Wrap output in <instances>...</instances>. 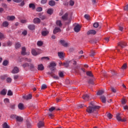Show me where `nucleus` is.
Here are the masks:
<instances>
[{
  "label": "nucleus",
  "instance_id": "obj_30",
  "mask_svg": "<svg viewBox=\"0 0 128 128\" xmlns=\"http://www.w3.org/2000/svg\"><path fill=\"white\" fill-rule=\"evenodd\" d=\"M22 66V68H28V66H30V64H28V63L25 62L23 64Z\"/></svg>",
  "mask_w": 128,
  "mask_h": 128
},
{
  "label": "nucleus",
  "instance_id": "obj_13",
  "mask_svg": "<svg viewBox=\"0 0 128 128\" xmlns=\"http://www.w3.org/2000/svg\"><path fill=\"white\" fill-rule=\"evenodd\" d=\"M60 32V28L58 27H56L54 29L53 32L54 34H58V32Z\"/></svg>",
  "mask_w": 128,
  "mask_h": 128
},
{
  "label": "nucleus",
  "instance_id": "obj_37",
  "mask_svg": "<svg viewBox=\"0 0 128 128\" xmlns=\"http://www.w3.org/2000/svg\"><path fill=\"white\" fill-rule=\"evenodd\" d=\"M2 128H10V126H8V124L6 122H4L2 124Z\"/></svg>",
  "mask_w": 128,
  "mask_h": 128
},
{
  "label": "nucleus",
  "instance_id": "obj_33",
  "mask_svg": "<svg viewBox=\"0 0 128 128\" xmlns=\"http://www.w3.org/2000/svg\"><path fill=\"white\" fill-rule=\"evenodd\" d=\"M86 74L88 76H94L92 73L90 71H88L86 72Z\"/></svg>",
  "mask_w": 128,
  "mask_h": 128
},
{
  "label": "nucleus",
  "instance_id": "obj_9",
  "mask_svg": "<svg viewBox=\"0 0 128 128\" xmlns=\"http://www.w3.org/2000/svg\"><path fill=\"white\" fill-rule=\"evenodd\" d=\"M38 128H41L44 126V122L42 121H40L38 124Z\"/></svg>",
  "mask_w": 128,
  "mask_h": 128
},
{
  "label": "nucleus",
  "instance_id": "obj_28",
  "mask_svg": "<svg viewBox=\"0 0 128 128\" xmlns=\"http://www.w3.org/2000/svg\"><path fill=\"white\" fill-rule=\"evenodd\" d=\"M2 24V26H4V28H6L8 26V22L7 21H5L3 22Z\"/></svg>",
  "mask_w": 128,
  "mask_h": 128
},
{
  "label": "nucleus",
  "instance_id": "obj_29",
  "mask_svg": "<svg viewBox=\"0 0 128 128\" xmlns=\"http://www.w3.org/2000/svg\"><path fill=\"white\" fill-rule=\"evenodd\" d=\"M42 34L43 36H46L47 34H48V31L45 30L42 32Z\"/></svg>",
  "mask_w": 128,
  "mask_h": 128
},
{
  "label": "nucleus",
  "instance_id": "obj_42",
  "mask_svg": "<svg viewBox=\"0 0 128 128\" xmlns=\"http://www.w3.org/2000/svg\"><path fill=\"white\" fill-rule=\"evenodd\" d=\"M24 60L27 62H32V59L28 58H24Z\"/></svg>",
  "mask_w": 128,
  "mask_h": 128
},
{
  "label": "nucleus",
  "instance_id": "obj_38",
  "mask_svg": "<svg viewBox=\"0 0 128 128\" xmlns=\"http://www.w3.org/2000/svg\"><path fill=\"white\" fill-rule=\"evenodd\" d=\"M2 64L4 66H6V65L8 64V61L7 60H4L2 62Z\"/></svg>",
  "mask_w": 128,
  "mask_h": 128
},
{
  "label": "nucleus",
  "instance_id": "obj_64",
  "mask_svg": "<svg viewBox=\"0 0 128 128\" xmlns=\"http://www.w3.org/2000/svg\"><path fill=\"white\" fill-rule=\"evenodd\" d=\"M124 10H128V4L126 5L125 7H124Z\"/></svg>",
  "mask_w": 128,
  "mask_h": 128
},
{
  "label": "nucleus",
  "instance_id": "obj_24",
  "mask_svg": "<svg viewBox=\"0 0 128 128\" xmlns=\"http://www.w3.org/2000/svg\"><path fill=\"white\" fill-rule=\"evenodd\" d=\"M58 56H59L60 58H64V53L62 52H58Z\"/></svg>",
  "mask_w": 128,
  "mask_h": 128
},
{
  "label": "nucleus",
  "instance_id": "obj_17",
  "mask_svg": "<svg viewBox=\"0 0 128 128\" xmlns=\"http://www.w3.org/2000/svg\"><path fill=\"white\" fill-rule=\"evenodd\" d=\"M16 120H17V122H22L24 120V118L22 116H17L16 117Z\"/></svg>",
  "mask_w": 128,
  "mask_h": 128
},
{
  "label": "nucleus",
  "instance_id": "obj_61",
  "mask_svg": "<svg viewBox=\"0 0 128 128\" xmlns=\"http://www.w3.org/2000/svg\"><path fill=\"white\" fill-rule=\"evenodd\" d=\"M22 34L24 36H26V34H28V31H26V30H24L22 32Z\"/></svg>",
  "mask_w": 128,
  "mask_h": 128
},
{
  "label": "nucleus",
  "instance_id": "obj_49",
  "mask_svg": "<svg viewBox=\"0 0 128 128\" xmlns=\"http://www.w3.org/2000/svg\"><path fill=\"white\" fill-rule=\"evenodd\" d=\"M107 116L108 118H109L110 120V118H112V114L110 113H108L107 114Z\"/></svg>",
  "mask_w": 128,
  "mask_h": 128
},
{
  "label": "nucleus",
  "instance_id": "obj_11",
  "mask_svg": "<svg viewBox=\"0 0 128 128\" xmlns=\"http://www.w3.org/2000/svg\"><path fill=\"white\" fill-rule=\"evenodd\" d=\"M34 24H40V19L38 18H36L33 20Z\"/></svg>",
  "mask_w": 128,
  "mask_h": 128
},
{
  "label": "nucleus",
  "instance_id": "obj_16",
  "mask_svg": "<svg viewBox=\"0 0 128 128\" xmlns=\"http://www.w3.org/2000/svg\"><path fill=\"white\" fill-rule=\"evenodd\" d=\"M32 56H38V54H40V52H36V50L34 49L32 50Z\"/></svg>",
  "mask_w": 128,
  "mask_h": 128
},
{
  "label": "nucleus",
  "instance_id": "obj_44",
  "mask_svg": "<svg viewBox=\"0 0 128 128\" xmlns=\"http://www.w3.org/2000/svg\"><path fill=\"white\" fill-rule=\"evenodd\" d=\"M12 79L10 78H6V82L8 84H10V82H12Z\"/></svg>",
  "mask_w": 128,
  "mask_h": 128
},
{
  "label": "nucleus",
  "instance_id": "obj_62",
  "mask_svg": "<svg viewBox=\"0 0 128 128\" xmlns=\"http://www.w3.org/2000/svg\"><path fill=\"white\" fill-rule=\"evenodd\" d=\"M122 102L123 104H126V100L124 98H123L122 100Z\"/></svg>",
  "mask_w": 128,
  "mask_h": 128
},
{
  "label": "nucleus",
  "instance_id": "obj_22",
  "mask_svg": "<svg viewBox=\"0 0 128 128\" xmlns=\"http://www.w3.org/2000/svg\"><path fill=\"white\" fill-rule=\"evenodd\" d=\"M48 4L51 6H56V2L51 0L49 2Z\"/></svg>",
  "mask_w": 128,
  "mask_h": 128
},
{
  "label": "nucleus",
  "instance_id": "obj_12",
  "mask_svg": "<svg viewBox=\"0 0 128 128\" xmlns=\"http://www.w3.org/2000/svg\"><path fill=\"white\" fill-rule=\"evenodd\" d=\"M96 34V32L94 30H90L88 32L87 34L90 35V34Z\"/></svg>",
  "mask_w": 128,
  "mask_h": 128
},
{
  "label": "nucleus",
  "instance_id": "obj_45",
  "mask_svg": "<svg viewBox=\"0 0 128 128\" xmlns=\"http://www.w3.org/2000/svg\"><path fill=\"white\" fill-rule=\"evenodd\" d=\"M111 74H112V76H116V74H118L114 70L112 71Z\"/></svg>",
  "mask_w": 128,
  "mask_h": 128
},
{
  "label": "nucleus",
  "instance_id": "obj_31",
  "mask_svg": "<svg viewBox=\"0 0 128 128\" xmlns=\"http://www.w3.org/2000/svg\"><path fill=\"white\" fill-rule=\"evenodd\" d=\"M29 8H32V10H35L36 9V6L34 4H29Z\"/></svg>",
  "mask_w": 128,
  "mask_h": 128
},
{
  "label": "nucleus",
  "instance_id": "obj_54",
  "mask_svg": "<svg viewBox=\"0 0 128 128\" xmlns=\"http://www.w3.org/2000/svg\"><path fill=\"white\" fill-rule=\"evenodd\" d=\"M48 2V0H41L42 4H44Z\"/></svg>",
  "mask_w": 128,
  "mask_h": 128
},
{
  "label": "nucleus",
  "instance_id": "obj_53",
  "mask_svg": "<svg viewBox=\"0 0 128 128\" xmlns=\"http://www.w3.org/2000/svg\"><path fill=\"white\" fill-rule=\"evenodd\" d=\"M58 74L60 78H64V73L62 72H60Z\"/></svg>",
  "mask_w": 128,
  "mask_h": 128
},
{
  "label": "nucleus",
  "instance_id": "obj_50",
  "mask_svg": "<svg viewBox=\"0 0 128 128\" xmlns=\"http://www.w3.org/2000/svg\"><path fill=\"white\" fill-rule=\"evenodd\" d=\"M74 4V2L72 0H70V6H72Z\"/></svg>",
  "mask_w": 128,
  "mask_h": 128
},
{
  "label": "nucleus",
  "instance_id": "obj_7",
  "mask_svg": "<svg viewBox=\"0 0 128 128\" xmlns=\"http://www.w3.org/2000/svg\"><path fill=\"white\" fill-rule=\"evenodd\" d=\"M83 100H90V95H88V94H84L82 96Z\"/></svg>",
  "mask_w": 128,
  "mask_h": 128
},
{
  "label": "nucleus",
  "instance_id": "obj_27",
  "mask_svg": "<svg viewBox=\"0 0 128 128\" xmlns=\"http://www.w3.org/2000/svg\"><path fill=\"white\" fill-rule=\"evenodd\" d=\"M2 96H6V90L3 89L0 92Z\"/></svg>",
  "mask_w": 128,
  "mask_h": 128
},
{
  "label": "nucleus",
  "instance_id": "obj_20",
  "mask_svg": "<svg viewBox=\"0 0 128 128\" xmlns=\"http://www.w3.org/2000/svg\"><path fill=\"white\" fill-rule=\"evenodd\" d=\"M16 18V17L14 16H8L7 17L8 20H14Z\"/></svg>",
  "mask_w": 128,
  "mask_h": 128
},
{
  "label": "nucleus",
  "instance_id": "obj_48",
  "mask_svg": "<svg viewBox=\"0 0 128 128\" xmlns=\"http://www.w3.org/2000/svg\"><path fill=\"white\" fill-rule=\"evenodd\" d=\"M95 55H96V52H94V50L91 51L90 56H94Z\"/></svg>",
  "mask_w": 128,
  "mask_h": 128
},
{
  "label": "nucleus",
  "instance_id": "obj_14",
  "mask_svg": "<svg viewBox=\"0 0 128 128\" xmlns=\"http://www.w3.org/2000/svg\"><path fill=\"white\" fill-rule=\"evenodd\" d=\"M28 28L30 30H34L36 28V26L34 24H30L28 26Z\"/></svg>",
  "mask_w": 128,
  "mask_h": 128
},
{
  "label": "nucleus",
  "instance_id": "obj_21",
  "mask_svg": "<svg viewBox=\"0 0 128 128\" xmlns=\"http://www.w3.org/2000/svg\"><path fill=\"white\" fill-rule=\"evenodd\" d=\"M18 108L19 110H22L24 108V104L22 103H20L18 105Z\"/></svg>",
  "mask_w": 128,
  "mask_h": 128
},
{
  "label": "nucleus",
  "instance_id": "obj_18",
  "mask_svg": "<svg viewBox=\"0 0 128 128\" xmlns=\"http://www.w3.org/2000/svg\"><path fill=\"white\" fill-rule=\"evenodd\" d=\"M26 48L25 47H22V52L21 54L22 56H26Z\"/></svg>",
  "mask_w": 128,
  "mask_h": 128
},
{
  "label": "nucleus",
  "instance_id": "obj_1",
  "mask_svg": "<svg viewBox=\"0 0 128 128\" xmlns=\"http://www.w3.org/2000/svg\"><path fill=\"white\" fill-rule=\"evenodd\" d=\"M100 108V106L96 105V102H92L90 103L89 106L87 108L86 112L88 114H92Z\"/></svg>",
  "mask_w": 128,
  "mask_h": 128
},
{
  "label": "nucleus",
  "instance_id": "obj_3",
  "mask_svg": "<svg viewBox=\"0 0 128 128\" xmlns=\"http://www.w3.org/2000/svg\"><path fill=\"white\" fill-rule=\"evenodd\" d=\"M59 42L60 44H62V46L64 48H67V46H68V43L64 40H60L59 41Z\"/></svg>",
  "mask_w": 128,
  "mask_h": 128
},
{
  "label": "nucleus",
  "instance_id": "obj_58",
  "mask_svg": "<svg viewBox=\"0 0 128 128\" xmlns=\"http://www.w3.org/2000/svg\"><path fill=\"white\" fill-rule=\"evenodd\" d=\"M36 12H42V8L41 7L38 8L36 9Z\"/></svg>",
  "mask_w": 128,
  "mask_h": 128
},
{
  "label": "nucleus",
  "instance_id": "obj_5",
  "mask_svg": "<svg viewBox=\"0 0 128 128\" xmlns=\"http://www.w3.org/2000/svg\"><path fill=\"white\" fill-rule=\"evenodd\" d=\"M80 30V24H77L74 28V31L75 32H78Z\"/></svg>",
  "mask_w": 128,
  "mask_h": 128
},
{
  "label": "nucleus",
  "instance_id": "obj_63",
  "mask_svg": "<svg viewBox=\"0 0 128 128\" xmlns=\"http://www.w3.org/2000/svg\"><path fill=\"white\" fill-rule=\"evenodd\" d=\"M27 128H32V124H30V122H28L27 123Z\"/></svg>",
  "mask_w": 128,
  "mask_h": 128
},
{
  "label": "nucleus",
  "instance_id": "obj_43",
  "mask_svg": "<svg viewBox=\"0 0 128 128\" xmlns=\"http://www.w3.org/2000/svg\"><path fill=\"white\" fill-rule=\"evenodd\" d=\"M20 46H21L19 42L16 43L15 46L16 48H20Z\"/></svg>",
  "mask_w": 128,
  "mask_h": 128
},
{
  "label": "nucleus",
  "instance_id": "obj_46",
  "mask_svg": "<svg viewBox=\"0 0 128 128\" xmlns=\"http://www.w3.org/2000/svg\"><path fill=\"white\" fill-rule=\"evenodd\" d=\"M48 86H46V84H43L42 86H41V90H46Z\"/></svg>",
  "mask_w": 128,
  "mask_h": 128
},
{
  "label": "nucleus",
  "instance_id": "obj_57",
  "mask_svg": "<svg viewBox=\"0 0 128 128\" xmlns=\"http://www.w3.org/2000/svg\"><path fill=\"white\" fill-rule=\"evenodd\" d=\"M94 28H98V22H95L94 24Z\"/></svg>",
  "mask_w": 128,
  "mask_h": 128
},
{
  "label": "nucleus",
  "instance_id": "obj_8",
  "mask_svg": "<svg viewBox=\"0 0 128 128\" xmlns=\"http://www.w3.org/2000/svg\"><path fill=\"white\" fill-rule=\"evenodd\" d=\"M62 18L63 20H68V14L66 13L62 16Z\"/></svg>",
  "mask_w": 128,
  "mask_h": 128
},
{
  "label": "nucleus",
  "instance_id": "obj_59",
  "mask_svg": "<svg viewBox=\"0 0 128 128\" xmlns=\"http://www.w3.org/2000/svg\"><path fill=\"white\" fill-rule=\"evenodd\" d=\"M126 64H124L122 66V70H126Z\"/></svg>",
  "mask_w": 128,
  "mask_h": 128
},
{
  "label": "nucleus",
  "instance_id": "obj_25",
  "mask_svg": "<svg viewBox=\"0 0 128 128\" xmlns=\"http://www.w3.org/2000/svg\"><path fill=\"white\" fill-rule=\"evenodd\" d=\"M53 12H54V9L52 8H49L47 10V14H52Z\"/></svg>",
  "mask_w": 128,
  "mask_h": 128
},
{
  "label": "nucleus",
  "instance_id": "obj_51",
  "mask_svg": "<svg viewBox=\"0 0 128 128\" xmlns=\"http://www.w3.org/2000/svg\"><path fill=\"white\" fill-rule=\"evenodd\" d=\"M50 60V58L48 56H44L41 58V60Z\"/></svg>",
  "mask_w": 128,
  "mask_h": 128
},
{
  "label": "nucleus",
  "instance_id": "obj_2",
  "mask_svg": "<svg viewBox=\"0 0 128 128\" xmlns=\"http://www.w3.org/2000/svg\"><path fill=\"white\" fill-rule=\"evenodd\" d=\"M116 118L118 122H124L126 121V120L125 118H124L123 119L122 118V114H120V113H118L116 114Z\"/></svg>",
  "mask_w": 128,
  "mask_h": 128
},
{
  "label": "nucleus",
  "instance_id": "obj_41",
  "mask_svg": "<svg viewBox=\"0 0 128 128\" xmlns=\"http://www.w3.org/2000/svg\"><path fill=\"white\" fill-rule=\"evenodd\" d=\"M4 102L6 104H10V99L6 98L4 100Z\"/></svg>",
  "mask_w": 128,
  "mask_h": 128
},
{
  "label": "nucleus",
  "instance_id": "obj_35",
  "mask_svg": "<svg viewBox=\"0 0 128 128\" xmlns=\"http://www.w3.org/2000/svg\"><path fill=\"white\" fill-rule=\"evenodd\" d=\"M104 90H101L98 91L97 92V95L101 96V94H104Z\"/></svg>",
  "mask_w": 128,
  "mask_h": 128
},
{
  "label": "nucleus",
  "instance_id": "obj_55",
  "mask_svg": "<svg viewBox=\"0 0 128 128\" xmlns=\"http://www.w3.org/2000/svg\"><path fill=\"white\" fill-rule=\"evenodd\" d=\"M34 64H30V70H34Z\"/></svg>",
  "mask_w": 128,
  "mask_h": 128
},
{
  "label": "nucleus",
  "instance_id": "obj_60",
  "mask_svg": "<svg viewBox=\"0 0 128 128\" xmlns=\"http://www.w3.org/2000/svg\"><path fill=\"white\" fill-rule=\"evenodd\" d=\"M111 90H112V92H114V94H116V88H114L112 87Z\"/></svg>",
  "mask_w": 128,
  "mask_h": 128
},
{
  "label": "nucleus",
  "instance_id": "obj_6",
  "mask_svg": "<svg viewBox=\"0 0 128 128\" xmlns=\"http://www.w3.org/2000/svg\"><path fill=\"white\" fill-rule=\"evenodd\" d=\"M72 64L74 66L73 70H76V68H78V66L76 64V60H73L72 61Z\"/></svg>",
  "mask_w": 128,
  "mask_h": 128
},
{
  "label": "nucleus",
  "instance_id": "obj_23",
  "mask_svg": "<svg viewBox=\"0 0 128 128\" xmlns=\"http://www.w3.org/2000/svg\"><path fill=\"white\" fill-rule=\"evenodd\" d=\"M70 61L66 62L62 64L64 66V68H68V66H70Z\"/></svg>",
  "mask_w": 128,
  "mask_h": 128
},
{
  "label": "nucleus",
  "instance_id": "obj_10",
  "mask_svg": "<svg viewBox=\"0 0 128 128\" xmlns=\"http://www.w3.org/2000/svg\"><path fill=\"white\" fill-rule=\"evenodd\" d=\"M100 99L103 104H106V96L104 95L100 96Z\"/></svg>",
  "mask_w": 128,
  "mask_h": 128
},
{
  "label": "nucleus",
  "instance_id": "obj_39",
  "mask_svg": "<svg viewBox=\"0 0 128 128\" xmlns=\"http://www.w3.org/2000/svg\"><path fill=\"white\" fill-rule=\"evenodd\" d=\"M84 18L88 20L90 18V15L88 14H86L84 16Z\"/></svg>",
  "mask_w": 128,
  "mask_h": 128
},
{
  "label": "nucleus",
  "instance_id": "obj_36",
  "mask_svg": "<svg viewBox=\"0 0 128 128\" xmlns=\"http://www.w3.org/2000/svg\"><path fill=\"white\" fill-rule=\"evenodd\" d=\"M42 44H44V42L40 40L37 42V46H42Z\"/></svg>",
  "mask_w": 128,
  "mask_h": 128
},
{
  "label": "nucleus",
  "instance_id": "obj_15",
  "mask_svg": "<svg viewBox=\"0 0 128 128\" xmlns=\"http://www.w3.org/2000/svg\"><path fill=\"white\" fill-rule=\"evenodd\" d=\"M38 70H44V67L42 64H38Z\"/></svg>",
  "mask_w": 128,
  "mask_h": 128
},
{
  "label": "nucleus",
  "instance_id": "obj_32",
  "mask_svg": "<svg viewBox=\"0 0 128 128\" xmlns=\"http://www.w3.org/2000/svg\"><path fill=\"white\" fill-rule=\"evenodd\" d=\"M32 94H29L27 96L25 97L26 100H30L32 99Z\"/></svg>",
  "mask_w": 128,
  "mask_h": 128
},
{
  "label": "nucleus",
  "instance_id": "obj_52",
  "mask_svg": "<svg viewBox=\"0 0 128 128\" xmlns=\"http://www.w3.org/2000/svg\"><path fill=\"white\" fill-rule=\"evenodd\" d=\"M54 110H56V108H54V106H52L50 108H49V112H54Z\"/></svg>",
  "mask_w": 128,
  "mask_h": 128
},
{
  "label": "nucleus",
  "instance_id": "obj_40",
  "mask_svg": "<svg viewBox=\"0 0 128 128\" xmlns=\"http://www.w3.org/2000/svg\"><path fill=\"white\" fill-rule=\"evenodd\" d=\"M54 66H56V64L55 62H52L50 64V68H54Z\"/></svg>",
  "mask_w": 128,
  "mask_h": 128
},
{
  "label": "nucleus",
  "instance_id": "obj_56",
  "mask_svg": "<svg viewBox=\"0 0 128 128\" xmlns=\"http://www.w3.org/2000/svg\"><path fill=\"white\" fill-rule=\"evenodd\" d=\"M2 38H4V36L2 33L0 32V40H2Z\"/></svg>",
  "mask_w": 128,
  "mask_h": 128
},
{
  "label": "nucleus",
  "instance_id": "obj_26",
  "mask_svg": "<svg viewBox=\"0 0 128 128\" xmlns=\"http://www.w3.org/2000/svg\"><path fill=\"white\" fill-rule=\"evenodd\" d=\"M56 26H62V21L60 20H58L56 22Z\"/></svg>",
  "mask_w": 128,
  "mask_h": 128
},
{
  "label": "nucleus",
  "instance_id": "obj_34",
  "mask_svg": "<svg viewBox=\"0 0 128 128\" xmlns=\"http://www.w3.org/2000/svg\"><path fill=\"white\" fill-rule=\"evenodd\" d=\"M39 18L42 20H46V16L42 15V14H39Z\"/></svg>",
  "mask_w": 128,
  "mask_h": 128
},
{
  "label": "nucleus",
  "instance_id": "obj_47",
  "mask_svg": "<svg viewBox=\"0 0 128 128\" xmlns=\"http://www.w3.org/2000/svg\"><path fill=\"white\" fill-rule=\"evenodd\" d=\"M12 94H13L11 90H8V94H7L8 96H12Z\"/></svg>",
  "mask_w": 128,
  "mask_h": 128
},
{
  "label": "nucleus",
  "instance_id": "obj_19",
  "mask_svg": "<svg viewBox=\"0 0 128 128\" xmlns=\"http://www.w3.org/2000/svg\"><path fill=\"white\" fill-rule=\"evenodd\" d=\"M18 67H14L13 70H12V74H18Z\"/></svg>",
  "mask_w": 128,
  "mask_h": 128
},
{
  "label": "nucleus",
  "instance_id": "obj_4",
  "mask_svg": "<svg viewBox=\"0 0 128 128\" xmlns=\"http://www.w3.org/2000/svg\"><path fill=\"white\" fill-rule=\"evenodd\" d=\"M118 46H120L122 48H124L126 46V43L124 42H119L118 43Z\"/></svg>",
  "mask_w": 128,
  "mask_h": 128
}]
</instances>
